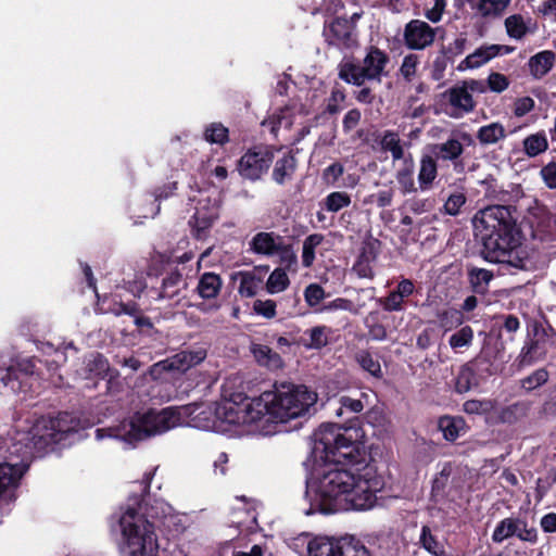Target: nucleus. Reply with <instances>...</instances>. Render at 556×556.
<instances>
[{
	"instance_id": "obj_1",
	"label": "nucleus",
	"mask_w": 556,
	"mask_h": 556,
	"mask_svg": "<svg viewBox=\"0 0 556 556\" xmlns=\"http://www.w3.org/2000/svg\"><path fill=\"white\" fill-rule=\"evenodd\" d=\"M384 486L383 478L375 467L365 472L343 468L340 463H313L311 508L307 514H333L344 510H367L377 502V493Z\"/></svg>"
},
{
	"instance_id": "obj_2",
	"label": "nucleus",
	"mask_w": 556,
	"mask_h": 556,
	"mask_svg": "<svg viewBox=\"0 0 556 556\" xmlns=\"http://www.w3.org/2000/svg\"><path fill=\"white\" fill-rule=\"evenodd\" d=\"M315 402L316 393L305 386L283 382L275 384L274 390L254 397L244 407L225 402L218 407L217 414L232 425L254 424L265 416H268V421L283 424L304 415Z\"/></svg>"
},
{
	"instance_id": "obj_3",
	"label": "nucleus",
	"mask_w": 556,
	"mask_h": 556,
	"mask_svg": "<svg viewBox=\"0 0 556 556\" xmlns=\"http://www.w3.org/2000/svg\"><path fill=\"white\" fill-rule=\"evenodd\" d=\"M362 437L363 430L359 427L323 424L313 433L314 442L307 462H338L343 468L365 472V467L374 466L367 460Z\"/></svg>"
},
{
	"instance_id": "obj_4",
	"label": "nucleus",
	"mask_w": 556,
	"mask_h": 556,
	"mask_svg": "<svg viewBox=\"0 0 556 556\" xmlns=\"http://www.w3.org/2000/svg\"><path fill=\"white\" fill-rule=\"evenodd\" d=\"M511 205L494 204L480 210L473 226L482 241L481 255L490 263H511L513 251L519 245L520 229Z\"/></svg>"
},
{
	"instance_id": "obj_5",
	"label": "nucleus",
	"mask_w": 556,
	"mask_h": 556,
	"mask_svg": "<svg viewBox=\"0 0 556 556\" xmlns=\"http://www.w3.org/2000/svg\"><path fill=\"white\" fill-rule=\"evenodd\" d=\"M179 419L180 415L172 407L163 408L160 412L150 409L142 415H135L129 420H124L117 427L97 429L96 434L98 439L108 435L135 444L168 431L178 424Z\"/></svg>"
},
{
	"instance_id": "obj_6",
	"label": "nucleus",
	"mask_w": 556,
	"mask_h": 556,
	"mask_svg": "<svg viewBox=\"0 0 556 556\" xmlns=\"http://www.w3.org/2000/svg\"><path fill=\"white\" fill-rule=\"evenodd\" d=\"M123 543L122 556H156L159 551L157 536L153 522L140 515L134 507L117 518Z\"/></svg>"
},
{
	"instance_id": "obj_7",
	"label": "nucleus",
	"mask_w": 556,
	"mask_h": 556,
	"mask_svg": "<svg viewBox=\"0 0 556 556\" xmlns=\"http://www.w3.org/2000/svg\"><path fill=\"white\" fill-rule=\"evenodd\" d=\"M276 152H281V148L271 144H256L249 148L238 160L239 175L252 182L261 180L271 167Z\"/></svg>"
},
{
	"instance_id": "obj_8",
	"label": "nucleus",
	"mask_w": 556,
	"mask_h": 556,
	"mask_svg": "<svg viewBox=\"0 0 556 556\" xmlns=\"http://www.w3.org/2000/svg\"><path fill=\"white\" fill-rule=\"evenodd\" d=\"M503 350V344L497 338L485 333L480 352L468 363L472 365L480 378L486 379L497 374V361L502 358Z\"/></svg>"
},
{
	"instance_id": "obj_9",
	"label": "nucleus",
	"mask_w": 556,
	"mask_h": 556,
	"mask_svg": "<svg viewBox=\"0 0 556 556\" xmlns=\"http://www.w3.org/2000/svg\"><path fill=\"white\" fill-rule=\"evenodd\" d=\"M205 357L206 351L204 349L180 351L172 357L154 364L151 368V375L154 378H159L163 372L177 371L182 374L202 363Z\"/></svg>"
},
{
	"instance_id": "obj_10",
	"label": "nucleus",
	"mask_w": 556,
	"mask_h": 556,
	"mask_svg": "<svg viewBox=\"0 0 556 556\" xmlns=\"http://www.w3.org/2000/svg\"><path fill=\"white\" fill-rule=\"evenodd\" d=\"M355 24L344 16L325 22L323 35L329 46L338 48H352L356 43L354 38Z\"/></svg>"
},
{
	"instance_id": "obj_11",
	"label": "nucleus",
	"mask_w": 556,
	"mask_h": 556,
	"mask_svg": "<svg viewBox=\"0 0 556 556\" xmlns=\"http://www.w3.org/2000/svg\"><path fill=\"white\" fill-rule=\"evenodd\" d=\"M381 249V241L369 237L363 241L359 254L353 264L352 270L359 278L374 279L372 265L376 263Z\"/></svg>"
},
{
	"instance_id": "obj_12",
	"label": "nucleus",
	"mask_w": 556,
	"mask_h": 556,
	"mask_svg": "<svg viewBox=\"0 0 556 556\" xmlns=\"http://www.w3.org/2000/svg\"><path fill=\"white\" fill-rule=\"evenodd\" d=\"M404 42L410 50H424L435 39L434 29L425 21L412 20L404 28Z\"/></svg>"
},
{
	"instance_id": "obj_13",
	"label": "nucleus",
	"mask_w": 556,
	"mask_h": 556,
	"mask_svg": "<svg viewBox=\"0 0 556 556\" xmlns=\"http://www.w3.org/2000/svg\"><path fill=\"white\" fill-rule=\"evenodd\" d=\"M97 308L100 314H112L114 316L134 315L137 312V302L134 300L124 301L118 293L100 295L96 292Z\"/></svg>"
},
{
	"instance_id": "obj_14",
	"label": "nucleus",
	"mask_w": 556,
	"mask_h": 556,
	"mask_svg": "<svg viewBox=\"0 0 556 556\" xmlns=\"http://www.w3.org/2000/svg\"><path fill=\"white\" fill-rule=\"evenodd\" d=\"M279 153L280 155L275 157L271 165V180L276 185L283 187L294 179L299 162L292 150H281Z\"/></svg>"
},
{
	"instance_id": "obj_15",
	"label": "nucleus",
	"mask_w": 556,
	"mask_h": 556,
	"mask_svg": "<svg viewBox=\"0 0 556 556\" xmlns=\"http://www.w3.org/2000/svg\"><path fill=\"white\" fill-rule=\"evenodd\" d=\"M389 61L390 58L387 52L376 46H369L362 66L367 80L380 81Z\"/></svg>"
},
{
	"instance_id": "obj_16",
	"label": "nucleus",
	"mask_w": 556,
	"mask_h": 556,
	"mask_svg": "<svg viewBox=\"0 0 556 556\" xmlns=\"http://www.w3.org/2000/svg\"><path fill=\"white\" fill-rule=\"evenodd\" d=\"M282 237L271 231H260L249 242L250 251L266 256L276 255L282 248Z\"/></svg>"
},
{
	"instance_id": "obj_17",
	"label": "nucleus",
	"mask_w": 556,
	"mask_h": 556,
	"mask_svg": "<svg viewBox=\"0 0 556 556\" xmlns=\"http://www.w3.org/2000/svg\"><path fill=\"white\" fill-rule=\"evenodd\" d=\"M400 161V166L395 170V180L399 185V189L403 195L416 193L419 188L416 186L414 179L415 162L412 153H407L406 156Z\"/></svg>"
},
{
	"instance_id": "obj_18",
	"label": "nucleus",
	"mask_w": 556,
	"mask_h": 556,
	"mask_svg": "<svg viewBox=\"0 0 556 556\" xmlns=\"http://www.w3.org/2000/svg\"><path fill=\"white\" fill-rule=\"evenodd\" d=\"M444 97L447 98L451 106L459 111V114L454 115L456 117L473 112L477 105L472 94L463 85L451 87L444 92Z\"/></svg>"
},
{
	"instance_id": "obj_19",
	"label": "nucleus",
	"mask_w": 556,
	"mask_h": 556,
	"mask_svg": "<svg viewBox=\"0 0 556 556\" xmlns=\"http://www.w3.org/2000/svg\"><path fill=\"white\" fill-rule=\"evenodd\" d=\"M28 467L29 465L24 462L18 464H0V496L18 485L21 478L27 471Z\"/></svg>"
},
{
	"instance_id": "obj_20",
	"label": "nucleus",
	"mask_w": 556,
	"mask_h": 556,
	"mask_svg": "<svg viewBox=\"0 0 556 556\" xmlns=\"http://www.w3.org/2000/svg\"><path fill=\"white\" fill-rule=\"evenodd\" d=\"M34 372L35 363L31 359H25L20 362L16 367H9L1 377V381L13 391H22L24 378L34 375Z\"/></svg>"
},
{
	"instance_id": "obj_21",
	"label": "nucleus",
	"mask_w": 556,
	"mask_h": 556,
	"mask_svg": "<svg viewBox=\"0 0 556 556\" xmlns=\"http://www.w3.org/2000/svg\"><path fill=\"white\" fill-rule=\"evenodd\" d=\"M438 177V160L430 153H424L419 161V170L417 176L418 188L420 191L432 189L434 180Z\"/></svg>"
},
{
	"instance_id": "obj_22",
	"label": "nucleus",
	"mask_w": 556,
	"mask_h": 556,
	"mask_svg": "<svg viewBox=\"0 0 556 556\" xmlns=\"http://www.w3.org/2000/svg\"><path fill=\"white\" fill-rule=\"evenodd\" d=\"M250 352L260 366L266 367L270 370L281 369L285 365L280 354L266 344L252 342L250 345Z\"/></svg>"
},
{
	"instance_id": "obj_23",
	"label": "nucleus",
	"mask_w": 556,
	"mask_h": 556,
	"mask_svg": "<svg viewBox=\"0 0 556 556\" xmlns=\"http://www.w3.org/2000/svg\"><path fill=\"white\" fill-rule=\"evenodd\" d=\"M374 136L376 137V141L380 146L381 151L391 153L393 162L406 156L400 136L396 131L390 129L382 132L376 131Z\"/></svg>"
},
{
	"instance_id": "obj_24",
	"label": "nucleus",
	"mask_w": 556,
	"mask_h": 556,
	"mask_svg": "<svg viewBox=\"0 0 556 556\" xmlns=\"http://www.w3.org/2000/svg\"><path fill=\"white\" fill-rule=\"evenodd\" d=\"M438 428L446 441L454 442L468 430L465 419L460 416H441L438 420Z\"/></svg>"
},
{
	"instance_id": "obj_25",
	"label": "nucleus",
	"mask_w": 556,
	"mask_h": 556,
	"mask_svg": "<svg viewBox=\"0 0 556 556\" xmlns=\"http://www.w3.org/2000/svg\"><path fill=\"white\" fill-rule=\"evenodd\" d=\"M187 288V281L178 269H174L163 278L161 289L157 291V300H173L177 298L181 290Z\"/></svg>"
},
{
	"instance_id": "obj_26",
	"label": "nucleus",
	"mask_w": 556,
	"mask_h": 556,
	"mask_svg": "<svg viewBox=\"0 0 556 556\" xmlns=\"http://www.w3.org/2000/svg\"><path fill=\"white\" fill-rule=\"evenodd\" d=\"M431 154L439 161L455 162L464 153L463 143L456 138H448L445 142L430 146Z\"/></svg>"
},
{
	"instance_id": "obj_27",
	"label": "nucleus",
	"mask_w": 556,
	"mask_h": 556,
	"mask_svg": "<svg viewBox=\"0 0 556 556\" xmlns=\"http://www.w3.org/2000/svg\"><path fill=\"white\" fill-rule=\"evenodd\" d=\"M80 420L73 414L63 412L51 420L53 440H63L70 433L78 432Z\"/></svg>"
},
{
	"instance_id": "obj_28",
	"label": "nucleus",
	"mask_w": 556,
	"mask_h": 556,
	"mask_svg": "<svg viewBox=\"0 0 556 556\" xmlns=\"http://www.w3.org/2000/svg\"><path fill=\"white\" fill-rule=\"evenodd\" d=\"M556 54L552 50H543L528 61L530 74L535 79L543 78L554 66Z\"/></svg>"
},
{
	"instance_id": "obj_29",
	"label": "nucleus",
	"mask_w": 556,
	"mask_h": 556,
	"mask_svg": "<svg viewBox=\"0 0 556 556\" xmlns=\"http://www.w3.org/2000/svg\"><path fill=\"white\" fill-rule=\"evenodd\" d=\"M223 287V280L218 274L212 271L203 273L197 286V293L203 300H212L218 296Z\"/></svg>"
},
{
	"instance_id": "obj_30",
	"label": "nucleus",
	"mask_w": 556,
	"mask_h": 556,
	"mask_svg": "<svg viewBox=\"0 0 556 556\" xmlns=\"http://www.w3.org/2000/svg\"><path fill=\"white\" fill-rule=\"evenodd\" d=\"M338 71L339 78L346 84L361 87L367 80L362 66L352 60L343 59L338 65Z\"/></svg>"
},
{
	"instance_id": "obj_31",
	"label": "nucleus",
	"mask_w": 556,
	"mask_h": 556,
	"mask_svg": "<svg viewBox=\"0 0 556 556\" xmlns=\"http://www.w3.org/2000/svg\"><path fill=\"white\" fill-rule=\"evenodd\" d=\"M467 278L471 291L484 295L489 292V286L494 275L493 271L484 268L470 267L467 270Z\"/></svg>"
},
{
	"instance_id": "obj_32",
	"label": "nucleus",
	"mask_w": 556,
	"mask_h": 556,
	"mask_svg": "<svg viewBox=\"0 0 556 556\" xmlns=\"http://www.w3.org/2000/svg\"><path fill=\"white\" fill-rule=\"evenodd\" d=\"M233 280L237 278L240 279V285L238 287V292L242 298H253L257 294L258 289L263 282L261 276L256 275L254 271L242 270L235 273L231 277Z\"/></svg>"
},
{
	"instance_id": "obj_33",
	"label": "nucleus",
	"mask_w": 556,
	"mask_h": 556,
	"mask_svg": "<svg viewBox=\"0 0 556 556\" xmlns=\"http://www.w3.org/2000/svg\"><path fill=\"white\" fill-rule=\"evenodd\" d=\"M86 368L91 376L106 379L111 383L112 379L118 376L117 370H112L106 357L101 353H94L90 355L87 362Z\"/></svg>"
},
{
	"instance_id": "obj_34",
	"label": "nucleus",
	"mask_w": 556,
	"mask_h": 556,
	"mask_svg": "<svg viewBox=\"0 0 556 556\" xmlns=\"http://www.w3.org/2000/svg\"><path fill=\"white\" fill-rule=\"evenodd\" d=\"M340 539L316 538L308 542V556H339Z\"/></svg>"
},
{
	"instance_id": "obj_35",
	"label": "nucleus",
	"mask_w": 556,
	"mask_h": 556,
	"mask_svg": "<svg viewBox=\"0 0 556 556\" xmlns=\"http://www.w3.org/2000/svg\"><path fill=\"white\" fill-rule=\"evenodd\" d=\"M331 333V328L327 326H315L305 331L309 339H301L296 343L307 350H321L329 343L328 336Z\"/></svg>"
},
{
	"instance_id": "obj_36",
	"label": "nucleus",
	"mask_w": 556,
	"mask_h": 556,
	"mask_svg": "<svg viewBox=\"0 0 556 556\" xmlns=\"http://www.w3.org/2000/svg\"><path fill=\"white\" fill-rule=\"evenodd\" d=\"M481 380H484V378H480L472 365L466 363L460 366L455 378V391L457 393H466L472 387H478Z\"/></svg>"
},
{
	"instance_id": "obj_37",
	"label": "nucleus",
	"mask_w": 556,
	"mask_h": 556,
	"mask_svg": "<svg viewBox=\"0 0 556 556\" xmlns=\"http://www.w3.org/2000/svg\"><path fill=\"white\" fill-rule=\"evenodd\" d=\"M418 544L432 556H451L428 525L421 527Z\"/></svg>"
},
{
	"instance_id": "obj_38",
	"label": "nucleus",
	"mask_w": 556,
	"mask_h": 556,
	"mask_svg": "<svg viewBox=\"0 0 556 556\" xmlns=\"http://www.w3.org/2000/svg\"><path fill=\"white\" fill-rule=\"evenodd\" d=\"M355 361L359 367L375 379H382L383 371L377 355L368 350H359L355 354Z\"/></svg>"
},
{
	"instance_id": "obj_39",
	"label": "nucleus",
	"mask_w": 556,
	"mask_h": 556,
	"mask_svg": "<svg viewBox=\"0 0 556 556\" xmlns=\"http://www.w3.org/2000/svg\"><path fill=\"white\" fill-rule=\"evenodd\" d=\"M505 138L506 130L504 126L498 122L481 126L477 131V139L481 144L484 146L495 144Z\"/></svg>"
},
{
	"instance_id": "obj_40",
	"label": "nucleus",
	"mask_w": 556,
	"mask_h": 556,
	"mask_svg": "<svg viewBox=\"0 0 556 556\" xmlns=\"http://www.w3.org/2000/svg\"><path fill=\"white\" fill-rule=\"evenodd\" d=\"M521 525V518L508 517L501 520L493 533L492 541L495 543H502L505 540L516 535L518 527Z\"/></svg>"
},
{
	"instance_id": "obj_41",
	"label": "nucleus",
	"mask_w": 556,
	"mask_h": 556,
	"mask_svg": "<svg viewBox=\"0 0 556 556\" xmlns=\"http://www.w3.org/2000/svg\"><path fill=\"white\" fill-rule=\"evenodd\" d=\"M523 151L529 157H535L548 149V141L544 131L529 135L522 141Z\"/></svg>"
},
{
	"instance_id": "obj_42",
	"label": "nucleus",
	"mask_w": 556,
	"mask_h": 556,
	"mask_svg": "<svg viewBox=\"0 0 556 556\" xmlns=\"http://www.w3.org/2000/svg\"><path fill=\"white\" fill-rule=\"evenodd\" d=\"M530 410V403L519 401L513 403L506 407H503L500 412L498 418L504 424H515L521 418H525Z\"/></svg>"
},
{
	"instance_id": "obj_43",
	"label": "nucleus",
	"mask_w": 556,
	"mask_h": 556,
	"mask_svg": "<svg viewBox=\"0 0 556 556\" xmlns=\"http://www.w3.org/2000/svg\"><path fill=\"white\" fill-rule=\"evenodd\" d=\"M203 138L211 144L223 147L229 141V129L222 123L214 122L205 127Z\"/></svg>"
},
{
	"instance_id": "obj_44",
	"label": "nucleus",
	"mask_w": 556,
	"mask_h": 556,
	"mask_svg": "<svg viewBox=\"0 0 556 556\" xmlns=\"http://www.w3.org/2000/svg\"><path fill=\"white\" fill-rule=\"evenodd\" d=\"M215 219V215L197 210L189 222L193 228L195 238L202 239L205 236V232L213 226Z\"/></svg>"
},
{
	"instance_id": "obj_45",
	"label": "nucleus",
	"mask_w": 556,
	"mask_h": 556,
	"mask_svg": "<svg viewBox=\"0 0 556 556\" xmlns=\"http://www.w3.org/2000/svg\"><path fill=\"white\" fill-rule=\"evenodd\" d=\"M450 478V471L446 469L441 470L439 473H437L432 480L431 485V492H430V500L438 504L445 500L447 493V483Z\"/></svg>"
},
{
	"instance_id": "obj_46",
	"label": "nucleus",
	"mask_w": 556,
	"mask_h": 556,
	"mask_svg": "<svg viewBox=\"0 0 556 556\" xmlns=\"http://www.w3.org/2000/svg\"><path fill=\"white\" fill-rule=\"evenodd\" d=\"M504 24L506 33L510 38L520 40L529 33V27L521 14L509 15L505 18Z\"/></svg>"
},
{
	"instance_id": "obj_47",
	"label": "nucleus",
	"mask_w": 556,
	"mask_h": 556,
	"mask_svg": "<svg viewBox=\"0 0 556 556\" xmlns=\"http://www.w3.org/2000/svg\"><path fill=\"white\" fill-rule=\"evenodd\" d=\"M438 319L441 327L445 330H452L462 326L465 321V316L462 311L450 307L438 313Z\"/></svg>"
},
{
	"instance_id": "obj_48",
	"label": "nucleus",
	"mask_w": 556,
	"mask_h": 556,
	"mask_svg": "<svg viewBox=\"0 0 556 556\" xmlns=\"http://www.w3.org/2000/svg\"><path fill=\"white\" fill-rule=\"evenodd\" d=\"M324 241L321 233H312L303 241L302 264L304 267H311L315 261V250Z\"/></svg>"
},
{
	"instance_id": "obj_49",
	"label": "nucleus",
	"mask_w": 556,
	"mask_h": 556,
	"mask_svg": "<svg viewBox=\"0 0 556 556\" xmlns=\"http://www.w3.org/2000/svg\"><path fill=\"white\" fill-rule=\"evenodd\" d=\"M473 341V329L469 325L460 327L448 338L450 346L457 352L458 350L468 349Z\"/></svg>"
},
{
	"instance_id": "obj_50",
	"label": "nucleus",
	"mask_w": 556,
	"mask_h": 556,
	"mask_svg": "<svg viewBox=\"0 0 556 556\" xmlns=\"http://www.w3.org/2000/svg\"><path fill=\"white\" fill-rule=\"evenodd\" d=\"M339 556H371L370 551L354 538H341Z\"/></svg>"
},
{
	"instance_id": "obj_51",
	"label": "nucleus",
	"mask_w": 556,
	"mask_h": 556,
	"mask_svg": "<svg viewBox=\"0 0 556 556\" xmlns=\"http://www.w3.org/2000/svg\"><path fill=\"white\" fill-rule=\"evenodd\" d=\"M351 195L344 191L330 192L324 199V208L327 212L337 213L351 204Z\"/></svg>"
},
{
	"instance_id": "obj_52",
	"label": "nucleus",
	"mask_w": 556,
	"mask_h": 556,
	"mask_svg": "<svg viewBox=\"0 0 556 556\" xmlns=\"http://www.w3.org/2000/svg\"><path fill=\"white\" fill-rule=\"evenodd\" d=\"M290 285L289 277L285 269L276 268L268 277L266 290L270 294L281 292Z\"/></svg>"
},
{
	"instance_id": "obj_53",
	"label": "nucleus",
	"mask_w": 556,
	"mask_h": 556,
	"mask_svg": "<svg viewBox=\"0 0 556 556\" xmlns=\"http://www.w3.org/2000/svg\"><path fill=\"white\" fill-rule=\"evenodd\" d=\"M511 0H480L477 10L482 16H500L508 8Z\"/></svg>"
},
{
	"instance_id": "obj_54",
	"label": "nucleus",
	"mask_w": 556,
	"mask_h": 556,
	"mask_svg": "<svg viewBox=\"0 0 556 556\" xmlns=\"http://www.w3.org/2000/svg\"><path fill=\"white\" fill-rule=\"evenodd\" d=\"M489 62V58L481 46L476 49L472 53L468 54L457 66L458 71L478 68Z\"/></svg>"
},
{
	"instance_id": "obj_55",
	"label": "nucleus",
	"mask_w": 556,
	"mask_h": 556,
	"mask_svg": "<svg viewBox=\"0 0 556 556\" xmlns=\"http://www.w3.org/2000/svg\"><path fill=\"white\" fill-rule=\"evenodd\" d=\"M548 380V371L545 368H539L531 375L520 380V386L527 392L545 384Z\"/></svg>"
},
{
	"instance_id": "obj_56",
	"label": "nucleus",
	"mask_w": 556,
	"mask_h": 556,
	"mask_svg": "<svg viewBox=\"0 0 556 556\" xmlns=\"http://www.w3.org/2000/svg\"><path fill=\"white\" fill-rule=\"evenodd\" d=\"M493 409V403L490 400H467L463 404V410L468 415H485Z\"/></svg>"
},
{
	"instance_id": "obj_57",
	"label": "nucleus",
	"mask_w": 556,
	"mask_h": 556,
	"mask_svg": "<svg viewBox=\"0 0 556 556\" xmlns=\"http://www.w3.org/2000/svg\"><path fill=\"white\" fill-rule=\"evenodd\" d=\"M467 43V38L460 36L447 46L442 45L441 51L447 56L451 63H453L457 56L465 52Z\"/></svg>"
},
{
	"instance_id": "obj_58",
	"label": "nucleus",
	"mask_w": 556,
	"mask_h": 556,
	"mask_svg": "<svg viewBox=\"0 0 556 556\" xmlns=\"http://www.w3.org/2000/svg\"><path fill=\"white\" fill-rule=\"evenodd\" d=\"M343 173L344 166L340 162H333L323 169L321 180L327 186L337 187V182Z\"/></svg>"
},
{
	"instance_id": "obj_59",
	"label": "nucleus",
	"mask_w": 556,
	"mask_h": 556,
	"mask_svg": "<svg viewBox=\"0 0 556 556\" xmlns=\"http://www.w3.org/2000/svg\"><path fill=\"white\" fill-rule=\"evenodd\" d=\"M380 305L386 312H401L405 308V300L397 294L396 290H392L384 298L379 300Z\"/></svg>"
},
{
	"instance_id": "obj_60",
	"label": "nucleus",
	"mask_w": 556,
	"mask_h": 556,
	"mask_svg": "<svg viewBox=\"0 0 556 556\" xmlns=\"http://www.w3.org/2000/svg\"><path fill=\"white\" fill-rule=\"evenodd\" d=\"M325 298V289L318 283H309L304 290V300L309 307L317 306Z\"/></svg>"
},
{
	"instance_id": "obj_61",
	"label": "nucleus",
	"mask_w": 556,
	"mask_h": 556,
	"mask_svg": "<svg viewBox=\"0 0 556 556\" xmlns=\"http://www.w3.org/2000/svg\"><path fill=\"white\" fill-rule=\"evenodd\" d=\"M405 206L414 214H422L430 212L434 207V201L430 198L413 197L405 201Z\"/></svg>"
},
{
	"instance_id": "obj_62",
	"label": "nucleus",
	"mask_w": 556,
	"mask_h": 556,
	"mask_svg": "<svg viewBox=\"0 0 556 556\" xmlns=\"http://www.w3.org/2000/svg\"><path fill=\"white\" fill-rule=\"evenodd\" d=\"M418 64L419 58L417 54L410 53L404 56L400 67V73L406 81H412V79L416 75Z\"/></svg>"
},
{
	"instance_id": "obj_63",
	"label": "nucleus",
	"mask_w": 556,
	"mask_h": 556,
	"mask_svg": "<svg viewBox=\"0 0 556 556\" xmlns=\"http://www.w3.org/2000/svg\"><path fill=\"white\" fill-rule=\"evenodd\" d=\"M466 203V197L463 192H455L450 194L446 199L443 208L444 213L451 216L459 214L462 206Z\"/></svg>"
},
{
	"instance_id": "obj_64",
	"label": "nucleus",
	"mask_w": 556,
	"mask_h": 556,
	"mask_svg": "<svg viewBox=\"0 0 556 556\" xmlns=\"http://www.w3.org/2000/svg\"><path fill=\"white\" fill-rule=\"evenodd\" d=\"M485 81L488 90L496 93L503 92L509 86V79L504 74L497 72H491Z\"/></svg>"
}]
</instances>
